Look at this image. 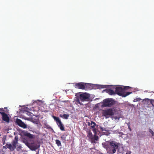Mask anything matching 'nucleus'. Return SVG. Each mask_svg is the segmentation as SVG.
I'll return each instance as SVG.
<instances>
[{
    "label": "nucleus",
    "instance_id": "obj_1",
    "mask_svg": "<svg viewBox=\"0 0 154 154\" xmlns=\"http://www.w3.org/2000/svg\"><path fill=\"white\" fill-rule=\"evenodd\" d=\"M102 145L103 147L106 149L109 154H113L117 151V153H119V148L122 145L115 141H111L109 143L106 142L103 143Z\"/></svg>",
    "mask_w": 154,
    "mask_h": 154
},
{
    "label": "nucleus",
    "instance_id": "obj_2",
    "mask_svg": "<svg viewBox=\"0 0 154 154\" xmlns=\"http://www.w3.org/2000/svg\"><path fill=\"white\" fill-rule=\"evenodd\" d=\"M77 96L76 97V101L80 105L83 104L81 103L80 100L81 101H88L90 97V94L86 93H81V92H79L77 93Z\"/></svg>",
    "mask_w": 154,
    "mask_h": 154
},
{
    "label": "nucleus",
    "instance_id": "obj_3",
    "mask_svg": "<svg viewBox=\"0 0 154 154\" xmlns=\"http://www.w3.org/2000/svg\"><path fill=\"white\" fill-rule=\"evenodd\" d=\"M115 89V94L122 97H125L132 93L131 92L124 91L123 87L120 86L116 87Z\"/></svg>",
    "mask_w": 154,
    "mask_h": 154
},
{
    "label": "nucleus",
    "instance_id": "obj_4",
    "mask_svg": "<svg viewBox=\"0 0 154 154\" xmlns=\"http://www.w3.org/2000/svg\"><path fill=\"white\" fill-rule=\"evenodd\" d=\"M89 84L84 82L76 83L74 85L75 88L82 90H86L89 88Z\"/></svg>",
    "mask_w": 154,
    "mask_h": 154
},
{
    "label": "nucleus",
    "instance_id": "obj_5",
    "mask_svg": "<svg viewBox=\"0 0 154 154\" xmlns=\"http://www.w3.org/2000/svg\"><path fill=\"white\" fill-rule=\"evenodd\" d=\"M98 126H91V129L92 130L94 133V137L90 138L91 140V143H96L95 141L98 140L99 137L97 136V129L95 127H97Z\"/></svg>",
    "mask_w": 154,
    "mask_h": 154
},
{
    "label": "nucleus",
    "instance_id": "obj_6",
    "mask_svg": "<svg viewBox=\"0 0 154 154\" xmlns=\"http://www.w3.org/2000/svg\"><path fill=\"white\" fill-rule=\"evenodd\" d=\"M22 117L24 119L32 121L33 119L32 117L33 114L30 112L24 111L21 115Z\"/></svg>",
    "mask_w": 154,
    "mask_h": 154
},
{
    "label": "nucleus",
    "instance_id": "obj_7",
    "mask_svg": "<svg viewBox=\"0 0 154 154\" xmlns=\"http://www.w3.org/2000/svg\"><path fill=\"white\" fill-rule=\"evenodd\" d=\"M102 114L103 116H105L106 118H108L109 116L113 115L114 114L113 110L111 109L103 110Z\"/></svg>",
    "mask_w": 154,
    "mask_h": 154
},
{
    "label": "nucleus",
    "instance_id": "obj_8",
    "mask_svg": "<svg viewBox=\"0 0 154 154\" xmlns=\"http://www.w3.org/2000/svg\"><path fill=\"white\" fill-rule=\"evenodd\" d=\"M113 103L111 99H106L103 100L102 106L104 107H110Z\"/></svg>",
    "mask_w": 154,
    "mask_h": 154
},
{
    "label": "nucleus",
    "instance_id": "obj_9",
    "mask_svg": "<svg viewBox=\"0 0 154 154\" xmlns=\"http://www.w3.org/2000/svg\"><path fill=\"white\" fill-rule=\"evenodd\" d=\"M39 143L36 142H34L30 144L29 148L32 150L35 151L40 147Z\"/></svg>",
    "mask_w": 154,
    "mask_h": 154
},
{
    "label": "nucleus",
    "instance_id": "obj_10",
    "mask_svg": "<svg viewBox=\"0 0 154 154\" xmlns=\"http://www.w3.org/2000/svg\"><path fill=\"white\" fill-rule=\"evenodd\" d=\"M0 113L2 116V119L3 120L6 122H9V119L7 115L4 112H0Z\"/></svg>",
    "mask_w": 154,
    "mask_h": 154
},
{
    "label": "nucleus",
    "instance_id": "obj_11",
    "mask_svg": "<svg viewBox=\"0 0 154 154\" xmlns=\"http://www.w3.org/2000/svg\"><path fill=\"white\" fill-rule=\"evenodd\" d=\"M24 136L28 137L29 139H34L35 137V135H33L30 134L29 133L26 132L24 134Z\"/></svg>",
    "mask_w": 154,
    "mask_h": 154
},
{
    "label": "nucleus",
    "instance_id": "obj_12",
    "mask_svg": "<svg viewBox=\"0 0 154 154\" xmlns=\"http://www.w3.org/2000/svg\"><path fill=\"white\" fill-rule=\"evenodd\" d=\"M53 118L54 120L56 121L57 124L58 125H63L60 119L55 116H53Z\"/></svg>",
    "mask_w": 154,
    "mask_h": 154
},
{
    "label": "nucleus",
    "instance_id": "obj_13",
    "mask_svg": "<svg viewBox=\"0 0 154 154\" xmlns=\"http://www.w3.org/2000/svg\"><path fill=\"white\" fill-rule=\"evenodd\" d=\"M16 123L18 125H26L20 119H16Z\"/></svg>",
    "mask_w": 154,
    "mask_h": 154
},
{
    "label": "nucleus",
    "instance_id": "obj_14",
    "mask_svg": "<svg viewBox=\"0 0 154 154\" xmlns=\"http://www.w3.org/2000/svg\"><path fill=\"white\" fill-rule=\"evenodd\" d=\"M106 92L109 94L112 95L115 94V91L112 90L110 89H106Z\"/></svg>",
    "mask_w": 154,
    "mask_h": 154
},
{
    "label": "nucleus",
    "instance_id": "obj_15",
    "mask_svg": "<svg viewBox=\"0 0 154 154\" xmlns=\"http://www.w3.org/2000/svg\"><path fill=\"white\" fill-rule=\"evenodd\" d=\"M6 146L7 148L9 149L11 151H13L15 149L13 146H12L11 144H6Z\"/></svg>",
    "mask_w": 154,
    "mask_h": 154
},
{
    "label": "nucleus",
    "instance_id": "obj_16",
    "mask_svg": "<svg viewBox=\"0 0 154 154\" xmlns=\"http://www.w3.org/2000/svg\"><path fill=\"white\" fill-rule=\"evenodd\" d=\"M68 135L66 134H63V135H62V136H61V139L63 140H64L65 141L66 140H68V139L67 138V137Z\"/></svg>",
    "mask_w": 154,
    "mask_h": 154
},
{
    "label": "nucleus",
    "instance_id": "obj_17",
    "mask_svg": "<svg viewBox=\"0 0 154 154\" xmlns=\"http://www.w3.org/2000/svg\"><path fill=\"white\" fill-rule=\"evenodd\" d=\"M97 87L98 88H107L108 85H97Z\"/></svg>",
    "mask_w": 154,
    "mask_h": 154
},
{
    "label": "nucleus",
    "instance_id": "obj_18",
    "mask_svg": "<svg viewBox=\"0 0 154 154\" xmlns=\"http://www.w3.org/2000/svg\"><path fill=\"white\" fill-rule=\"evenodd\" d=\"M60 116L65 119H68L69 117V115L68 114H64L63 115L60 114Z\"/></svg>",
    "mask_w": 154,
    "mask_h": 154
},
{
    "label": "nucleus",
    "instance_id": "obj_19",
    "mask_svg": "<svg viewBox=\"0 0 154 154\" xmlns=\"http://www.w3.org/2000/svg\"><path fill=\"white\" fill-rule=\"evenodd\" d=\"M18 143L17 140H14L12 142V144L13 147L15 149L16 148V145Z\"/></svg>",
    "mask_w": 154,
    "mask_h": 154
},
{
    "label": "nucleus",
    "instance_id": "obj_20",
    "mask_svg": "<svg viewBox=\"0 0 154 154\" xmlns=\"http://www.w3.org/2000/svg\"><path fill=\"white\" fill-rule=\"evenodd\" d=\"M88 136L90 139L94 137V136L92 134V133L90 131L88 132Z\"/></svg>",
    "mask_w": 154,
    "mask_h": 154
},
{
    "label": "nucleus",
    "instance_id": "obj_21",
    "mask_svg": "<svg viewBox=\"0 0 154 154\" xmlns=\"http://www.w3.org/2000/svg\"><path fill=\"white\" fill-rule=\"evenodd\" d=\"M56 143L58 146L59 147L61 146V142L59 140H56Z\"/></svg>",
    "mask_w": 154,
    "mask_h": 154
},
{
    "label": "nucleus",
    "instance_id": "obj_22",
    "mask_svg": "<svg viewBox=\"0 0 154 154\" xmlns=\"http://www.w3.org/2000/svg\"><path fill=\"white\" fill-rule=\"evenodd\" d=\"M23 142L25 143V145L29 148L30 144L27 141L25 140H23Z\"/></svg>",
    "mask_w": 154,
    "mask_h": 154
},
{
    "label": "nucleus",
    "instance_id": "obj_23",
    "mask_svg": "<svg viewBox=\"0 0 154 154\" xmlns=\"http://www.w3.org/2000/svg\"><path fill=\"white\" fill-rule=\"evenodd\" d=\"M100 130L102 131H109V130L107 128H103L102 127H100Z\"/></svg>",
    "mask_w": 154,
    "mask_h": 154
},
{
    "label": "nucleus",
    "instance_id": "obj_24",
    "mask_svg": "<svg viewBox=\"0 0 154 154\" xmlns=\"http://www.w3.org/2000/svg\"><path fill=\"white\" fill-rule=\"evenodd\" d=\"M123 89H124V91H125L128 90L131 88V87L128 86H124L123 87Z\"/></svg>",
    "mask_w": 154,
    "mask_h": 154
},
{
    "label": "nucleus",
    "instance_id": "obj_25",
    "mask_svg": "<svg viewBox=\"0 0 154 154\" xmlns=\"http://www.w3.org/2000/svg\"><path fill=\"white\" fill-rule=\"evenodd\" d=\"M149 131L152 134V137H154V132L152 131V130L151 129L149 128Z\"/></svg>",
    "mask_w": 154,
    "mask_h": 154
},
{
    "label": "nucleus",
    "instance_id": "obj_26",
    "mask_svg": "<svg viewBox=\"0 0 154 154\" xmlns=\"http://www.w3.org/2000/svg\"><path fill=\"white\" fill-rule=\"evenodd\" d=\"M90 122H91V123L90 122H88V125H92L93 124L94 125H96V123L92 121H91Z\"/></svg>",
    "mask_w": 154,
    "mask_h": 154
},
{
    "label": "nucleus",
    "instance_id": "obj_27",
    "mask_svg": "<svg viewBox=\"0 0 154 154\" xmlns=\"http://www.w3.org/2000/svg\"><path fill=\"white\" fill-rule=\"evenodd\" d=\"M11 129H10L9 128L5 127L4 128V131L5 132H7V133H9L8 131H9L10 130H11Z\"/></svg>",
    "mask_w": 154,
    "mask_h": 154
},
{
    "label": "nucleus",
    "instance_id": "obj_28",
    "mask_svg": "<svg viewBox=\"0 0 154 154\" xmlns=\"http://www.w3.org/2000/svg\"><path fill=\"white\" fill-rule=\"evenodd\" d=\"M141 99L140 98H137L134 99L133 101L134 102H137L138 101H140Z\"/></svg>",
    "mask_w": 154,
    "mask_h": 154
},
{
    "label": "nucleus",
    "instance_id": "obj_29",
    "mask_svg": "<svg viewBox=\"0 0 154 154\" xmlns=\"http://www.w3.org/2000/svg\"><path fill=\"white\" fill-rule=\"evenodd\" d=\"M60 127V129L61 131H64V126H58Z\"/></svg>",
    "mask_w": 154,
    "mask_h": 154
},
{
    "label": "nucleus",
    "instance_id": "obj_30",
    "mask_svg": "<svg viewBox=\"0 0 154 154\" xmlns=\"http://www.w3.org/2000/svg\"><path fill=\"white\" fill-rule=\"evenodd\" d=\"M144 100H145L146 101H147V102H148L149 101H150V103H151V104H152V100H150L149 99H148V98H146V99H144L143 100V101H144Z\"/></svg>",
    "mask_w": 154,
    "mask_h": 154
},
{
    "label": "nucleus",
    "instance_id": "obj_31",
    "mask_svg": "<svg viewBox=\"0 0 154 154\" xmlns=\"http://www.w3.org/2000/svg\"><path fill=\"white\" fill-rule=\"evenodd\" d=\"M21 147L20 146H19L17 148V150L18 151H20L21 149Z\"/></svg>",
    "mask_w": 154,
    "mask_h": 154
},
{
    "label": "nucleus",
    "instance_id": "obj_32",
    "mask_svg": "<svg viewBox=\"0 0 154 154\" xmlns=\"http://www.w3.org/2000/svg\"><path fill=\"white\" fill-rule=\"evenodd\" d=\"M119 134H120L119 135V136H121L123 134V133L122 132H118Z\"/></svg>",
    "mask_w": 154,
    "mask_h": 154
},
{
    "label": "nucleus",
    "instance_id": "obj_33",
    "mask_svg": "<svg viewBox=\"0 0 154 154\" xmlns=\"http://www.w3.org/2000/svg\"><path fill=\"white\" fill-rule=\"evenodd\" d=\"M18 137L17 136H15L14 138L15 140H17V141H18Z\"/></svg>",
    "mask_w": 154,
    "mask_h": 154
},
{
    "label": "nucleus",
    "instance_id": "obj_34",
    "mask_svg": "<svg viewBox=\"0 0 154 154\" xmlns=\"http://www.w3.org/2000/svg\"><path fill=\"white\" fill-rule=\"evenodd\" d=\"M20 127H21L24 128H27V126H19Z\"/></svg>",
    "mask_w": 154,
    "mask_h": 154
},
{
    "label": "nucleus",
    "instance_id": "obj_35",
    "mask_svg": "<svg viewBox=\"0 0 154 154\" xmlns=\"http://www.w3.org/2000/svg\"><path fill=\"white\" fill-rule=\"evenodd\" d=\"M33 122L34 123H35H35L36 124H37V122H38V121H33Z\"/></svg>",
    "mask_w": 154,
    "mask_h": 154
},
{
    "label": "nucleus",
    "instance_id": "obj_36",
    "mask_svg": "<svg viewBox=\"0 0 154 154\" xmlns=\"http://www.w3.org/2000/svg\"><path fill=\"white\" fill-rule=\"evenodd\" d=\"M126 154H130V153H129V152H127Z\"/></svg>",
    "mask_w": 154,
    "mask_h": 154
},
{
    "label": "nucleus",
    "instance_id": "obj_37",
    "mask_svg": "<svg viewBox=\"0 0 154 154\" xmlns=\"http://www.w3.org/2000/svg\"><path fill=\"white\" fill-rule=\"evenodd\" d=\"M128 128L130 129V130L131 131V129L130 128V126L128 125Z\"/></svg>",
    "mask_w": 154,
    "mask_h": 154
},
{
    "label": "nucleus",
    "instance_id": "obj_38",
    "mask_svg": "<svg viewBox=\"0 0 154 154\" xmlns=\"http://www.w3.org/2000/svg\"><path fill=\"white\" fill-rule=\"evenodd\" d=\"M1 133H0V136H1Z\"/></svg>",
    "mask_w": 154,
    "mask_h": 154
}]
</instances>
